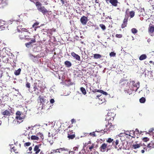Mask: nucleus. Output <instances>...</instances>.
<instances>
[{
    "instance_id": "38",
    "label": "nucleus",
    "mask_w": 154,
    "mask_h": 154,
    "mask_svg": "<svg viewBox=\"0 0 154 154\" xmlns=\"http://www.w3.org/2000/svg\"><path fill=\"white\" fill-rule=\"evenodd\" d=\"M40 97V100L41 103H42L45 102V99L43 97H41L40 96H39Z\"/></svg>"
},
{
    "instance_id": "53",
    "label": "nucleus",
    "mask_w": 154,
    "mask_h": 154,
    "mask_svg": "<svg viewBox=\"0 0 154 154\" xmlns=\"http://www.w3.org/2000/svg\"><path fill=\"white\" fill-rule=\"evenodd\" d=\"M25 39L28 41H29L31 39V38L29 37V36H28L27 37H26L25 38Z\"/></svg>"
},
{
    "instance_id": "58",
    "label": "nucleus",
    "mask_w": 154,
    "mask_h": 154,
    "mask_svg": "<svg viewBox=\"0 0 154 154\" xmlns=\"http://www.w3.org/2000/svg\"><path fill=\"white\" fill-rule=\"evenodd\" d=\"M3 73L2 71H0V78H1L2 76Z\"/></svg>"
},
{
    "instance_id": "39",
    "label": "nucleus",
    "mask_w": 154,
    "mask_h": 154,
    "mask_svg": "<svg viewBox=\"0 0 154 154\" xmlns=\"http://www.w3.org/2000/svg\"><path fill=\"white\" fill-rule=\"evenodd\" d=\"M26 86L29 89H30V83L27 82L26 84Z\"/></svg>"
},
{
    "instance_id": "23",
    "label": "nucleus",
    "mask_w": 154,
    "mask_h": 154,
    "mask_svg": "<svg viewBox=\"0 0 154 154\" xmlns=\"http://www.w3.org/2000/svg\"><path fill=\"white\" fill-rule=\"evenodd\" d=\"M132 83L133 86L134 87L137 88L136 90H137L139 88L140 86L139 82H138L135 83L134 81H133L132 82Z\"/></svg>"
},
{
    "instance_id": "1",
    "label": "nucleus",
    "mask_w": 154,
    "mask_h": 154,
    "mask_svg": "<svg viewBox=\"0 0 154 154\" xmlns=\"http://www.w3.org/2000/svg\"><path fill=\"white\" fill-rule=\"evenodd\" d=\"M129 9H126L123 22L121 26L122 28H124L127 26L128 19L129 16L130 18H133L135 15V12L134 11L129 12Z\"/></svg>"
},
{
    "instance_id": "26",
    "label": "nucleus",
    "mask_w": 154,
    "mask_h": 154,
    "mask_svg": "<svg viewBox=\"0 0 154 154\" xmlns=\"http://www.w3.org/2000/svg\"><path fill=\"white\" fill-rule=\"evenodd\" d=\"M31 139L32 140H38L39 139V138H38V136H37V134H36V136L35 135H32L31 136Z\"/></svg>"
},
{
    "instance_id": "22",
    "label": "nucleus",
    "mask_w": 154,
    "mask_h": 154,
    "mask_svg": "<svg viewBox=\"0 0 154 154\" xmlns=\"http://www.w3.org/2000/svg\"><path fill=\"white\" fill-rule=\"evenodd\" d=\"M64 64L67 67H69L71 66L72 65L71 62L68 60L65 61L64 62Z\"/></svg>"
},
{
    "instance_id": "54",
    "label": "nucleus",
    "mask_w": 154,
    "mask_h": 154,
    "mask_svg": "<svg viewBox=\"0 0 154 154\" xmlns=\"http://www.w3.org/2000/svg\"><path fill=\"white\" fill-rule=\"evenodd\" d=\"M142 147L143 148V149L142 150H141V152L142 153H144V152H145L144 149H145L146 147H144V146H143V147Z\"/></svg>"
},
{
    "instance_id": "41",
    "label": "nucleus",
    "mask_w": 154,
    "mask_h": 154,
    "mask_svg": "<svg viewBox=\"0 0 154 154\" xmlns=\"http://www.w3.org/2000/svg\"><path fill=\"white\" fill-rule=\"evenodd\" d=\"M89 135L92 137H95L96 136L95 134V132L94 131L90 133H89Z\"/></svg>"
},
{
    "instance_id": "56",
    "label": "nucleus",
    "mask_w": 154,
    "mask_h": 154,
    "mask_svg": "<svg viewBox=\"0 0 154 154\" xmlns=\"http://www.w3.org/2000/svg\"><path fill=\"white\" fill-rule=\"evenodd\" d=\"M50 102L51 103H54V100L53 99H51L50 100Z\"/></svg>"
},
{
    "instance_id": "44",
    "label": "nucleus",
    "mask_w": 154,
    "mask_h": 154,
    "mask_svg": "<svg viewBox=\"0 0 154 154\" xmlns=\"http://www.w3.org/2000/svg\"><path fill=\"white\" fill-rule=\"evenodd\" d=\"M21 112L19 111H17L16 113V116H21Z\"/></svg>"
},
{
    "instance_id": "9",
    "label": "nucleus",
    "mask_w": 154,
    "mask_h": 154,
    "mask_svg": "<svg viewBox=\"0 0 154 154\" xmlns=\"http://www.w3.org/2000/svg\"><path fill=\"white\" fill-rule=\"evenodd\" d=\"M31 57L33 61L35 62H38V59L40 58L39 55H37L35 56H33V55H31Z\"/></svg>"
},
{
    "instance_id": "46",
    "label": "nucleus",
    "mask_w": 154,
    "mask_h": 154,
    "mask_svg": "<svg viewBox=\"0 0 154 154\" xmlns=\"http://www.w3.org/2000/svg\"><path fill=\"white\" fill-rule=\"evenodd\" d=\"M141 131H140H140L138 129H136L135 130V131L134 132V134H141Z\"/></svg>"
},
{
    "instance_id": "64",
    "label": "nucleus",
    "mask_w": 154,
    "mask_h": 154,
    "mask_svg": "<svg viewBox=\"0 0 154 154\" xmlns=\"http://www.w3.org/2000/svg\"><path fill=\"white\" fill-rule=\"evenodd\" d=\"M94 148V146H91L89 147V149L90 150L91 149H93Z\"/></svg>"
},
{
    "instance_id": "29",
    "label": "nucleus",
    "mask_w": 154,
    "mask_h": 154,
    "mask_svg": "<svg viewBox=\"0 0 154 154\" xmlns=\"http://www.w3.org/2000/svg\"><path fill=\"white\" fill-rule=\"evenodd\" d=\"M80 90L83 94L85 95L86 94V91L84 88L82 87H81L80 88Z\"/></svg>"
},
{
    "instance_id": "45",
    "label": "nucleus",
    "mask_w": 154,
    "mask_h": 154,
    "mask_svg": "<svg viewBox=\"0 0 154 154\" xmlns=\"http://www.w3.org/2000/svg\"><path fill=\"white\" fill-rule=\"evenodd\" d=\"M143 140L144 142H146L149 140V139L147 137H145L143 138Z\"/></svg>"
},
{
    "instance_id": "50",
    "label": "nucleus",
    "mask_w": 154,
    "mask_h": 154,
    "mask_svg": "<svg viewBox=\"0 0 154 154\" xmlns=\"http://www.w3.org/2000/svg\"><path fill=\"white\" fill-rule=\"evenodd\" d=\"M30 42V43H31V44L32 43H35V42H36V41H35V38L32 39L31 40V41Z\"/></svg>"
},
{
    "instance_id": "11",
    "label": "nucleus",
    "mask_w": 154,
    "mask_h": 154,
    "mask_svg": "<svg viewBox=\"0 0 154 154\" xmlns=\"http://www.w3.org/2000/svg\"><path fill=\"white\" fill-rule=\"evenodd\" d=\"M97 97L99 99V102L101 104L103 103L106 101V100L103 96L100 95L99 96V95H97Z\"/></svg>"
},
{
    "instance_id": "63",
    "label": "nucleus",
    "mask_w": 154,
    "mask_h": 154,
    "mask_svg": "<svg viewBox=\"0 0 154 154\" xmlns=\"http://www.w3.org/2000/svg\"><path fill=\"white\" fill-rule=\"evenodd\" d=\"M60 149L61 150V151H64L66 150V149H65L64 148H61Z\"/></svg>"
},
{
    "instance_id": "40",
    "label": "nucleus",
    "mask_w": 154,
    "mask_h": 154,
    "mask_svg": "<svg viewBox=\"0 0 154 154\" xmlns=\"http://www.w3.org/2000/svg\"><path fill=\"white\" fill-rule=\"evenodd\" d=\"M113 139H112L111 138H109L108 140H107L106 141L110 143H111V142H113Z\"/></svg>"
},
{
    "instance_id": "16",
    "label": "nucleus",
    "mask_w": 154,
    "mask_h": 154,
    "mask_svg": "<svg viewBox=\"0 0 154 154\" xmlns=\"http://www.w3.org/2000/svg\"><path fill=\"white\" fill-rule=\"evenodd\" d=\"M10 148L11 152H12L13 151L16 153H18V150L16 147L14 146L13 145H11Z\"/></svg>"
},
{
    "instance_id": "14",
    "label": "nucleus",
    "mask_w": 154,
    "mask_h": 154,
    "mask_svg": "<svg viewBox=\"0 0 154 154\" xmlns=\"http://www.w3.org/2000/svg\"><path fill=\"white\" fill-rule=\"evenodd\" d=\"M109 2L112 6L115 7L117 6L118 3H119L118 0H109Z\"/></svg>"
},
{
    "instance_id": "25",
    "label": "nucleus",
    "mask_w": 154,
    "mask_h": 154,
    "mask_svg": "<svg viewBox=\"0 0 154 154\" xmlns=\"http://www.w3.org/2000/svg\"><path fill=\"white\" fill-rule=\"evenodd\" d=\"M148 147L150 148H154V142L153 141H151V142L148 144L147 146Z\"/></svg>"
},
{
    "instance_id": "36",
    "label": "nucleus",
    "mask_w": 154,
    "mask_h": 154,
    "mask_svg": "<svg viewBox=\"0 0 154 154\" xmlns=\"http://www.w3.org/2000/svg\"><path fill=\"white\" fill-rule=\"evenodd\" d=\"M31 143L30 142H28L25 143L24 144V146L25 147H27L29 146Z\"/></svg>"
},
{
    "instance_id": "7",
    "label": "nucleus",
    "mask_w": 154,
    "mask_h": 154,
    "mask_svg": "<svg viewBox=\"0 0 154 154\" xmlns=\"http://www.w3.org/2000/svg\"><path fill=\"white\" fill-rule=\"evenodd\" d=\"M109 119L108 118L106 120H105V122L106 123H107V124H106V127L107 128V130H112L114 129L115 125H112L111 123H109Z\"/></svg>"
},
{
    "instance_id": "24",
    "label": "nucleus",
    "mask_w": 154,
    "mask_h": 154,
    "mask_svg": "<svg viewBox=\"0 0 154 154\" xmlns=\"http://www.w3.org/2000/svg\"><path fill=\"white\" fill-rule=\"evenodd\" d=\"M94 58L95 59H99L101 58L102 56L99 54H95L93 55Z\"/></svg>"
},
{
    "instance_id": "15",
    "label": "nucleus",
    "mask_w": 154,
    "mask_h": 154,
    "mask_svg": "<svg viewBox=\"0 0 154 154\" xmlns=\"http://www.w3.org/2000/svg\"><path fill=\"white\" fill-rule=\"evenodd\" d=\"M71 55L76 60L80 61V57L78 54H76L74 52H72L71 53Z\"/></svg>"
},
{
    "instance_id": "3",
    "label": "nucleus",
    "mask_w": 154,
    "mask_h": 154,
    "mask_svg": "<svg viewBox=\"0 0 154 154\" xmlns=\"http://www.w3.org/2000/svg\"><path fill=\"white\" fill-rule=\"evenodd\" d=\"M1 113L2 115L4 116L5 117H6L7 116H9L12 115L13 114L11 108L5 110H2Z\"/></svg>"
},
{
    "instance_id": "43",
    "label": "nucleus",
    "mask_w": 154,
    "mask_h": 154,
    "mask_svg": "<svg viewBox=\"0 0 154 154\" xmlns=\"http://www.w3.org/2000/svg\"><path fill=\"white\" fill-rule=\"evenodd\" d=\"M116 38H120L122 37V34H116Z\"/></svg>"
},
{
    "instance_id": "60",
    "label": "nucleus",
    "mask_w": 154,
    "mask_h": 154,
    "mask_svg": "<svg viewBox=\"0 0 154 154\" xmlns=\"http://www.w3.org/2000/svg\"><path fill=\"white\" fill-rule=\"evenodd\" d=\"M60 0L61 1L62 4L63 5V4H64L65 2H64V0Z\"/></svg>"
},
{
    "instance_id": "18",
    "label": "nucleus",
    "mask_w": 154,
    "mask_h": 154,
    "mask_svg": "<svg viewBox=\"0 0 154 154\" xmlns=\"http://www.w3.org/2000/svg\"><path fill=\"white\" fill-rule=\"evenodd\" d=\"M148 31L151 33H153L154 31V26L151 24H150L149 25Z\"/></svg>"
},
{
    "instance_id": "31",
    "label": "nucleus",
    "mask_w": 154,
    "mask_h": 154,
    "mask_svg": "<svg viewBox=\"0 0 154 154\" xmlns=\"http://www.w3.org/2000/svg\"><path fill=\"white\" fill-rule=\"evenodd\" d=\"M21 71V69L20 68L19 69L14 72V74L16 75H19L20 74Z\"/></svg>"
},
{
    "instance_id": "27",
    "label": "nucleus",
    "mask_w": 154,
    "mask_h": 154,
    "mask_svg": "<svg viewBox=\"0 0 154 154\" xmlns=\"http://www.w3.org/2000/svg\"><path fill=\"white\" fill-rule=\"evenodd\" d=\"M16 119L17 120H18V122H20L23 121V119H24V118L20 116H16Z\"/></svg>"
},
{
    "instance_id": "59",
    "label": "nucleus",
    "mask_w": 154,
    "mask_h": 154,
    "mask_svg": "<svg viewBox=\"0 0 154 154\" xmlns=\"http://www.w3.org/2000/svg\"><path fill=\"white\" fill-rule=\"evenodd\" d=\"M153 130H154L153 128L150 129L149 131V133H151V132H152Z\"/></svg>"
},
{
    "instance_id": "30",
    "label": "nucleus",
    "mask_w": 154,
    "mask_h": 154,
    "mask_svg": "<svg viewBox=\"0 0 154 154\" xmlns=\"http://www.w3.org/2000/svg\"><path fill=\"white\" fill-rule=\"evenodd\" d=\"M37 136L38 138L40 137L41 139L43 140L44 139V136L43 134L42 133L39 132L37 133Z\"/></svg>"
},
{
    "instance_id": "28",
    "label": "nucleus",
    "mask_w": 154,
    "mask_h": 154,
    "mask_svg": "<svg viewBox=\"0 0 154 154\" xmlns=\"http://www.w3.org/2000/svg\"><path fill=\"white\" fill-rule=\"evenodd\" d=\"M147 57L144 54L141 55L139 58V59L140 60H142L146 59Z\"/></svg>"
},
{
    "instance_id": "2",
    "label": "nucleus",
    "mask_w": 154,
    "mask_h": 154,
    "mask_svg": "<svg viewBox=\"0 0 154 154\" xmlns=\"http://www.w3.org/2000/svg\"><path fill=\"white\" fill-rule=\"evenodd\" d=\"M35 5L38 10L44 14L48 12V11L45 8L44 6L42 5V4L40 2H36L35 3Z\"/></svg>"
},
{
    "instance_id": "51",
    "label": "nucleus",
    "mask_w": 154,
    "mask_h": 154,
    "mask_svg": "<svg viewBox=\"0 0 154 154\" xmlns=\"http://www.w3.org/2000/svg\"><path fill=\"white\" fill-rule=\"evenodd\" d=\"M69 154H77L76 152L75 151H70L69 152ZM79 154L81 153L80 152H79Z\"/></svg>"
},
{
    "instance_id": "6",
    "label": "nucleus",
    "mask_w": 154,
    "mask_h": 154,
    "mask_svg": "<svg viewBox=\"0 0 154 154\" xmlns=\"http://www.w3.org/2000/svg\"><path fill=\"white\" fill-rule=\"evenodd\" d=\"M41 145V144H37L35 146L33 144V154H38L41 151V149L40 148Z\"/></svg>"
},
{
    "instance_id": "13",
    "label": "nucleus",
    "mask_w": 154,
    "mask_h": 154,
    "mask_svg": "<svg viewBox=\"0 0 154 154\" xmlns=\"http://www.w3.org/2000/svg\"><path fill=\"white\" fill-rule=\"evenodd\" d=\"M40 81L38 80L34 83L33 84V89L34 91H36L38 90L37 87L39 86V85L38 84L39 83H40Z\"/></svg>"
},
{
    "instance_id": "21",
    "label": "nucleus",
    "mask_w": 154,
    "mask_h": 154,
    "mask_svg": "<svg viewBox=\"0 0 154 154\" xmlns=\"http://www.w3.org/2000/svg\"><path fill=\"white\" fill-rule=\"evenodd\" d=\"M112 144L115 146V148L116 149H117L118 150H119L120 149H121V148L119 147V149H118V148L117 147V146L119 144V140H116L115 142V141H113L112 142Z\"/></svg>"
},
{
    "instance_id": "62",
    "label": "nucleus",
    "mask_w": 154,
    "mask_h": 154,
    "mask_svg": "<svg viewBox=\"0 0 154 154\" xmlns=\"http://www.w3.org/2000/svg\"><path fill=\"white\" fill-rule=\"evenodd\" d=\"M78 149V148L77 147H74L73 148V150H74V151H76L77 150H77Z\"/></svg>"
},
{
    "instance_id": "47",
    "label": "nucleus",
    "mask_w": 154,
    "mask_h": 154,
    "mask_svg": "<svg viewBox=\"0 0 154 154\" xmlns=\"http://www.w3.org/2000/svg\"><path fill=\"white\" fill-rule=\"evenodd\" d=\"M100 93H102L103 94L106 95L108 94L106 92L103 91V90H101Z\"/></svg>"
},
{
    "instance_id": "61",
    "label": "nucleus",
    "mask_w": 154,
    "mask_h": 154,
    "mask_svg": "<svg viewBox=\"0 0 154 154\" xmlns=\"http://www.w3.org/2000/svg\"><path fill=\"white\" fill-rule=\"evenodd\" d=\"M125 134L127 135H128L129 136H131L130 134V133L128 132H126Z\"/></svg>"
},
{
    "instance_id": "4",
    "label": "nucleus",
    "mask_w": 154,
    "mask_h": 154,
    "mask_svg": "<svg viewBox=\"0 0 154 154\" xmlns=\"http://www.w3.org/2000/svg\"><path fill=\"white\" fill-rule=\"evenodd\" d=\"M111 145H108L107 143H103L100 148V150L102 152H104L106 150L108 151L110 149V147Z\"/></svg>"
},
{
    "instance_id": "19",
    "label": "nucleus",
    "mask_w": 154,
    "mask_h": 154,
    "mask_svg": "<svg viewBox=\"0 0 154 154\" xmlns=\"http://www.w3.org/2000/svg\"><path fill=\"white\" fill-rule=\"evenodd\" d=\"M24 32H22L19 35V37L21 39H24L26 37Z\"/></svg>"
},
{
    "instance_id": "48",
    "label": "nucleus",
    "mask_w": 154,
    "mask_h": 154,
    "mask_svg": "<svg viewBox=\"0 0 154 154\" xmlns=\"http://www.w3.org/2000/svg\"><path fill=\"white\" fill-rule=\"evenodd\" d=\"M100 91H101V90H100V89H95L94 90H93L92 91L94 92V93H95L96 92H100Z\"/></svg>"
},
{
    "instance_id": "52",
    "label": "nucleus",
    "mask_w": 154,
    "mask_h": 154,
    "mask_svg": "<svg viewBox=\"0 0 154 154\" xmlns=\"http://www.w3.org/2000/svg\"><path fill=\"white\" fill-rule=\"evenodd\" d=\"M22 32H23H23H28V30L25 28H23L22 29Z\"/></svg>"
},
{
    "instance_id": "8",
    "label": "nucleus",
    "mask_w": 154,
    "mask_h": 154,
    "mask_svg": "<svg viewBox=\"0 0 154 154\" xmlns=\"http://www.w3.org/2000/svg\"><path fill=\"white\" fill-rule=\"evenodd\" d=\"M88 18L85 16H83L80 19V21L82 25H85L86 24L88 21Z\"/></svg>"
},
{
    "instance_id": "57",
    "label": "nucleus",
    "mask_w": 154,
    "mask_h": 154,
    "mask_svg": "<svg viewBox=\"0 0 154 154\" xmlns=\"http://www.w3.org/2000/svg\"><path fill=\"white\" fill-rule=\"evenodd\" d=\"M71 122L72 123H75L76 122V121L74 119H72L71 120Z\"/></svg>"
},
{
    "instance_id": "55",
    "label": "nucleus",
    "mask_w": 154,
    "mask_h": 154,
    "mask_svg": "<svg viewBox=\"0 0 154 154\" xmlns=\"http://www.w3.org/2000/svg\"><path fill=\"white\" fill-rule=\"evenodd\" d=\"M31 44V43H30V42H29L28 43H26L25 44L26 46L27 47H28V46L29 45Z\"/></svg>"
},
{
    "instance_id": "35",
    "label": "nucleus",
    "mask_w": 154,
    "mask_h": 154,
    "mask_svg": "<svg viewBox=\"0 0 154 154\" xmlns=\"http://www.w3.org/2000/svg\"><path fill=\"white\" fill-rule=\"evenodd\" d=\"M99 26L103 30H104L106 29V27L104 24H100Z\"/></svg>"
},
{
    "instance_id": "42",
    "label": "nucleus",
    "mask_w": 154,
    "mask_h": 154,
    "mask_svg": "<svg viewBox=\"0 0 154 154\" xmlns=\"http://www.w3.org/2000/svg\"><path fill=\"white\" fill-rule=\"evenodd\" d=\"M139 11L140 12V15H142L143 16V13H144V9H141V10H140Z\"/></svg>"
},
{
    "instance_id": "37",
    "label": "nucleus",
    "mask_w": 154,
    "mask_h": 154,
    "mask_svg": "<svg viewBox=\"0 0 154 154\" xmlns=\"http://www.w3.org/2000/svg\"><path fill=\"white\" fill-rule=\"evenodd\" d=\"M127 80L124 78L121 79L119 81V83L122 84V83L123 82L127 81Z\"/></svg>"
},
{
    "instance_id": "5",
    "label": "nucleus",
    "mask_w": 154,
    "mask_h": 154,
    "mask_svg": "<svg viewBox=\"0 0 154 154\" xmlns=\"http://www.w3.org/2000/svg\"><path fill=\"white\" fill-rule=\"evenodd\" d=\"M69 127L67 129V137L69 139H73L75 137V133L73 132L72 130L69 129Z\"/></svg>"
},
{
    "instance_id": "32",
    "label": "nucleus",
    "mask_w": 154,
    "mask_h": 154,
    "mask_svg": "<svg viewBox=\"0 0 154 154\" xmlns=\"http://www.w3.org/2000/svg\"><path fill=\"white\" fill-rule=\"evenodd\" d=\"M32 146H30L28 148V151H29L28 153L31 154H33V149H32Z\"/></svg>"
},
{
    "instance_id": "20",
    "label": "nucleus",
    "mask_w": 154,
    "mask_h": 154,
    "mask_svg": "<svg viewBox=\"0 0 154 154\" xmlns=\"http://www.w3.org/2000/svg\"><path fill=\"white\" fill-rule=\"evenodd\" d=\"M5 24V22L4 21L0 19V29H3L5 28V27L4 26Z\"/></svg>"
},
{
    "instance_id": "10",
    "label": "nucleus",
    "mask_w": 154,
    "mask_h": 154,
    "mask_svg": "<svg viewBox=\"0 0 154 154\" xmlns=\"http://www.w3.org/2000/svg\"><path fill=\"white\" fill-rule=\"evenodd\" d=\"M37 126L38 125H35L32 126V128L30 132L29 133V134H31L32 135H34L36 134L37 131H36L37 128L36 126Z\"/></svg>"
},
{
    "instance_id": "34",
    "label": "nucleus",
    "mask_w": 154,
    "mask_h": 154,
    "mask_svg": "<svg viewBox=\"0 0 154 154\" xmlns=\"http://www.w3.org/2000/svg\"><path fill=\"white\" fill-rule=\"evenodd\" d=\"M140 102V103H143L146 101L145 98L144 97H142L139 100Z\"/></svg>"
},
{
    "instance_id": "49",
    "label": "nucleus",
    "mask_w": 154,
    "mask_h": 154,
    "mask_svg": "<svg viewBox=\"0 0 154 154\" xmlns=\"http://www.w3.org/2000/svg\"><path fill=\"white\" fill-rule=\"evenodd\" d=\"M116 53L112 52H111L109 54V55L111 57H114L116 55Z\"/></svg>"
},
{
    "instance_id": "33",
    "label": "nucleus",
    "mask_w": 154,
    "mask_h": 154,
    "mask_svg": "<svg viewBox=\"0 0 154 154\" xmlns=\"http://www.w3.org/2000/svg\"><path fill=\"white\" fill-rule=\"evenodd\" d=\"M137 31V30L135 28H133L131 29V32L134 34L136 33Z\"/></svg>"
},
{
    "instance_id": "17",
    "label": "nucleus",
    "mask_w": 154,
    "mask_h": 154,
    "mask_svg": "<svg viewBox=\"0 0 154 154\" xmlns=\"http://www.w3.org/2000/svg\"><path fill=\"white\" fill-rule=\"evenodd\" d=\"M39 24V23L38 22H36L32 25V28L33 29V30L35 31H36L37 29L40 27V26H38Z\"/></svg>"
},
{
    "instance_id": "12",
    "label": "nucleus",
    "mask_w": 154,
    "mask_h": 154,
    "mask_svg": "<svg viewBox=\"0 0 154 154\" xmlns=\"http://www.w3.org/2000/svg\"><path fill=\"white\" fill-rule=\"evenodd\" d=\"M132 146V147L134 149H136L138 148L141 147H143V145L141 143L138 144L137 143V142H136L135 143L133 144Z\"/></svg>"
}]
</instances>
